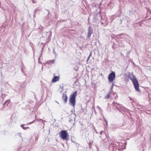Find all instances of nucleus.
Masks as SVG:
<instances>
[{"label":"nucleus","instance_id":"nucleus-1","mask_svg":"<svg viewBox=\"0 0 151 151\" xmlns=\"http://www.w3.org/2000/svg\"><path fill=\"white\" fill-rule=\"evenodd\" d=\"M129 78L133 83L136 90L139 91H140L139 88V85L135 77L133 74H130L129 76Z\"/></svg>","mask_w":151,"mask_h":151},{"label":"nucleus","instance_id":"nucleus-2","mask_svg":"<svg viewBox=\"0 0 151 151\" xmlns=\"http://www.w3.org/2000/svg\"><path fill=\"white\" fill-rule=\"evenodd\" d=\"M77 92H75L73 94L70 95V97L69 99L70 104L74 107L76 104V97L77 95Z\"/></svg>","mask_w":151,"mask_h":151},{"label":"nucleus","instance_id":"nucleus-3","mask_svg":"<svg viewBox=\"0 0 151 151\" xmlns=\"http://www.w3.org/2000/svg\"><path fill=\"white\" fill-rule=\"evenodd\" d=\"M60 136L63 139L67 140V138L68 136L66 131H61L60 134Z\"/></svg>","mask_w":151,"mask_h":151},{"label":"nucleus","instance_id":"nucleus-4","mask_svg":"<svg viewBox=\"0 0 151 151\" xmlns=\"http://www.w3.org/2000/svg\"><path fill=\"white\" fill-rule=\"evenodd\" d=\"M115 73L114 72L110 73L108 76V79L109 81L110 82H113L115 78Z\"/></svg>","mask_w":151,"mask_h":151},{"label":"nucleus","instance_id":"nucleus-5","mask_svg":"<svg viewBox=\"0 0 151 151\" xmlns=\"http://www.w3.org/2000/svg\"><path fill=\"white\" fill-rule=\"evenodd\" d=\"M46 35V36H45L44 37H46L47 38V37H48V38H50V32H47L46 33H43L42 34V35L43 36H45V35Z\"/></svg>","mask_w":151,"mask_h":151},{"label":"nucleus","instance_id":"nucleus-6","mask_svg":"<svg viewBox=\"0 0 151 151\" xmlns=\"http://www.w3.org/2000/svg\"><path fill=\"white\" fill-rule=\"evenodd\" d=\"M63 99L65 103L67 102V95L65 94H63Z\"/></svg>","mask_w":151,"mask_h":151},{"label":"nucleus","instance_id":"nucleus-7","mask_svg":"<svg viewBox=\"0 0 151 151\" xmlns=\"http://www.w3.org/2000/svg\"><path fill=\"white\" fill-rule=\"evenodd\" d=\"M57 81V76H55L52 80V83L56 82Z\"/></svg>","mask_w":151,"mask_h":151},{"label":"nucleus","instance_id":"nucleus-8","mask_svg":"<svg viewBox=\"0 0 151 151\" xmlns=\"http://www.w3.org/2000/svg\"><path fill=\"white\" fill-rule=\"evenodd\" d=\"M55 60H50L49 61H48L47 62V63L49 64H51L52 63H53L54 62Z\"/></svg>","mask_w":151,"mask_h":151},{"label":"nucleus","instance_id":"nucleus-9","mask_svg":"<svg viewBox=\"0 0 151 151\" xmlns=\"http://www.w3.org/2000/svg\"><path fill=\"white\" fill-rule=\"evenodd\" d=\"M92 33V32H91V30H89L88 32V38H89L90 37Z\"/></svg>","mask_w":151,"mask_h":151},{"label":"nucleus","instance_id":"nucleus-10","mask_svg":"<svg viewBox=\"0 0 151 151\" xmlns=\"http://www.w3.org/2000/svg\"><path fill=\"white\" fill-rule=\"evenodd\" d=\"M24 125H21V127L23 129H25V130L27 128H29V127H24L23 126Z\"/></svg>","mask_w":151,"mask_h":151},{"label":"nucleus","instance_id":"nucleus-11","mask_svg":"<svg viewBox=\"0 0 151 151\" xmlns=\"http://www.w3.org/2000/svg\"><path fill=\"white\" fill-rule=\"evenodd\" d=\"M35 120H34L33 122H29V123H27L26 125H29V124H32L33 123L35 122Z\"/></svg>","mask_w":151,"mask_h":151},{"label":"nucleus","instance_id":"nucleus-12","mask_svg":"<svg viewBox=\"0 0 151 151\" xmlns=\"http://www.w3.org/2000/svg\"><path fill=\"white\" fill-rule=\"evenodd\" d=\"M109 97H110V94H108L107 95V96H105V98L106 99H108Z\"/></svg>","mask_w":151,"mask_h":151},{"label":"nucleus","instance_id":"nucleus-13","mask_svg":"<svg viewBox=\"0 0 151 151\" xmlns=\"http://www.w3.org/2000/svg\"><path fill=\"white\" fill-rule=\"evenodd\" d=\"M91 55V53L89 55V56L88 57V59H87V61H88L89 60V59L90 58V56Z\"/></svg>","mask_w":151,"mask_h":151},{"label":"nucleus","instance_id":"nucleus-14","mask_svg":"<svg viewBox=\"0 0 151 151\" xmlns=\"http://www.w3.org/2000/svg\"><path fill=\"white\" fill-rule=\"evenodd\" d=\"M32 2L33 3H35L36 2V1L35 0H33L32 1Z\"/></svg>","mask_w":151,"mask_h":151},{"label":"nucleus","instance_id":"nucleus-15","mask_svg":"<svg viewBox=\"0 0 151 151\" xmlns=\"http://www.w3.org/2000/svg\"><path fill=\"white\" fill-rule=\"evenodd\" d=\"M57 81H58V80L59 79L58 77L57 76Z\"/></svg>","mask_w":151,"mask_h":151},{"label":"nucleus","instance_id":"nucleus-16","mask_svg":"<svg viewBox=\"0 0 151 151\" xmlns=\"http://www.w3.org/2000/svg\"><path fill=\"white\" fill-rule=\"evenodd\" d=\"M53 52H54V54H55V50H54V51H53Z\"/></svg>","mask_w":151,"mask_h":151},{"label":"nucleus","instance_id":"nucleus-17","mask_svg":"<svg viewBox=\"0 0 151 151\" xmlns=\"http://www.w3.org/2000/svg\"><path fill=\"white\" fill-rule=\"evenodd\" d=\"M113 84H112V87H111V89H112L113 88Z\"/></svg>","mask_w":151,"mask_h":151},{"label":"nucleus","instance_id":"nucleus-18","mask_svg":"<svg viewBox=\"0 0 151 151\" xmlns=\"http://www.w3.org/2000/svg\"><path fill=\"white\" fill-rule=\"evenodd\" d=\"M6 102H7L6 101H5V102H4V104H6Z\"/></svg>","mask_w":151,"mask_h":151},{"label":"nucleus","instance_id":"nucleus-19","mask_svg":"<svg viewBox=\"0 0 151 151\" xmlns=\"http://www.w3.org/2000/svg\"><path fill=\"white\" fill-rule=\"evenodd\" d=\"M36 140H37V138H36Z\"/></svg>","mask_w":151,"mask_h":151}]
</instances>
